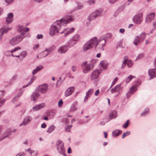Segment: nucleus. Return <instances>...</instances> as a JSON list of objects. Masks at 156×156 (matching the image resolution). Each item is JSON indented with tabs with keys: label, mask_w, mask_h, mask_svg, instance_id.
<instances>
[{
	"label": "nucleus",
	"mask_w": 156,
	"mask_h": 156,
	"mask_svg": "<svg viewBox=\"0 0 156 156\" xmlns=\"http://www.w3.org/2000/svg\"><path fill=\"white\" fill-rule=\"evenodd\" d=\"M17 30L20 33V34L12 38L9 41V44L13 46L18 44L22 41L24 37L23 36L25 34L26 32L29 31V28L22 26H19L18 27Z\"/></svg>",
	"instance_id": "f257e3e1"
},
{
	"label": "nucleus",
	"mask_w": 156,
	"mask_h": 156,
	"mask_svg": "<svg viewBox=\"0 0 156 156\" xmlns=\"http://www.w3.org/2000/svg\"><path fill=\"white\" fill-rule=\"evenodd\" d=\"M61 22L57 20L51 26L49 34L51 36H54L59 33V30L62 27Z\"/></svg>",
	"instance_id": "f03ea898"
},
{
	"label": "nucleus",
	"mask_w": 156,
	"mask_h": 156,
	"mask_svg": "<svg viewBox=\"0 0 156 156\" xmlns=\"http://www.w3.org/2000/svg\"><path fill=\"white\" fill-rule=\"evenodd\" d=\"M97 40V37H95L87 41L83 46V51L85 52L92 48L95 45Z\"/></svg>",
	"instance_id": "7ed1b4c3"
},
{
	"label": "nucleus",
	"mask_w": 156,
	"mask_h": 156,
	"mask_svg": "<svg viewBox=\"0 0 156 156\" xmlns=\"http://www.w3.org/2000/svg\"><path fill=\"white\" fill-rule=\"evenodd\" d=\"M80 39V36L77 34L74 35L68 41L67 45L71 48L76 44Z\"/></svg>",
	"instance_id": "20e7f679"
},
{
	"label": "nucleus",
	"mask_w": 156,
	"mask_h": 156,
	"mask_svg": "<svg viewBox=\"0 0 156 156\" xmlns=\"http://www.w3.org/2000/svg\"><path fill=\"white\" fill-rule=\"evenodd\" d=\"M102 12V10L101 9H98L90 14L88 16L87 19L89 21L94 20L101 16Z\"/></svg>",
	"instance_id": "39448f33"
},
{
	"label": "nucleus",
	"mask_w": 156,
	"mask_h": 156,
	"mask_svg": "<svg viewBox=\"0 0 156 156\" xmlns=\"http://www.w3.org/2000/svg\"><path fill=\"white\" fill-rule=\"evenodd\" d=\"M58 20L61 22V23L62 24V26H65L66 24L69 23L70 22L73 21L74 20V19L71 16L66 15Z\"/></svg>",
	"instance_id": "423d86ee"
},
{
	"label": "nucleus",
	"mask_w": 156,
	"mask_h": 156,
	"mask_svg": "<svg viewBox=\"0 0 156 156\" xmlns=\"http://www.w3.org/2000/svg\"><path fill=\"white\" fill-rule=\"evenodd\" d=\"M56 146L57 150L60 154H64L65 149L64 147V144L60 140H58L56 142Z\"/></svg>",
	"instance_id": "0eeeda50"
},
{
	"label": "nucleus",
	"mask_w": 156,
	"mask_h": 156,
	"mask_svg": "<svg viewBox=\"0 0 156 156\" xmlns=\"http://www.w3.org/2000/svg\"><path fill=\"white\" fill-rule=\"evenodd\" d=\"M136 82L137 83L134 84V86H132L130 89L129 90L127 93L126 96L127 97H129L132 95L136 90L137 89L136 87L140 84L141 82L140 80H137Z\"/></svg>",
	"instance_id": "6e6552de"
},
{
	"label": "nucleus",
	"mask_w": 156,
	"mask_h": 156,
	"mask_svg": "<svg viewBox=\"0 0 156 156\" xmlns=\"http://www.w3.org/2000/svg\"><path fill=\"white\" fill-rule=\"evenodd\" d=\"M81 67L83 73L86 74L88 73L91 69V66L90 64H88L87 62H85L81 64Z\"/></svg>",
	"instance_id": "1a4fd4ad"
},
{
	"label": "nucleus",
	"mask_w": 156,
	"mask_h": 156,
	"mask_svg": "<svg viewBox=\"0 0 156 156\" xmlns=\"http://www.w3.org/2000/svg\"><path fill=\"white\" fill-rule=\"evenodd\" d=\"M143 20V16L141 14H138L135 15L133 18V22L136 24H140Z\"/></svg>",
	"instance_id": "9d476101"
},
{
	"label": "nucleus",
	"mask_w": 156,
	"mask_h": 156,
	"mask_svg": "<svg viewBox=\"0 0 156 156\" xmlns=\"http://www.w3.org/2000/svg\"><path fill=\"white\" fill-rule=\"evenodd\" d=\"M32 117L30 115H28L25 117L23 122L20 125V126H25L29 124L32 121Z\"/></svg>",
	"instance_id": "9b49d317"
},
{
	"label": "nucleus",
	"mask_w": 156,
	"mask_h": 156,
	"mask_svg": "<svg viewBox=\"0 0 156 156\" xmlns=\"http://www.w3.org/2000/svg\"><path fill=\"white\" fill-rule=\"evenodd\" d=\"M68 45L66 44L61 46L58 49V52L60 54H62L66 53L69 49Z\"/></svg>",
	"instance_id": "f8f14e48"
},
{
	"label": "nucleus",
	"mask_w": 156,
	"mask_h": 156,
	"mask_svg": "<svg viewBox=\"0 0 156 156\" xmlns=\"http://www.w3.org/2000/svg\"><path fill=\"white\" fill-rule=\"evenodd\" d=\"M48 87L47 84H43L38 87L37 88V91L41 93H45L48 90Z\"/></svg>",
	"instance_id": "ddd939ff"
},
{
	"label": "nucleus",
	"mask_w": 156,
	"mask_h": 156,
	"mask_svg": "<svg viewBox=\"0 0 156 156\" xmlns=\"http://www.w3.org/2000/svg\"><path fill=\"white\" fill-rule=\"evenodd\" d=\"M24 90L22 89V88H20L17 90V93L16 96L14 97L12 100L13 102H15L16 100H18L21 96L22 95Z\"/></svg>",
	"instance_id": "4468645a"
},
{
	"label": "nucleus",
	"mask_w": 156,
	"mask_h": 156,
	"mask_svg": "<svg viewBox=\"0 0 156 156\" xmlns=\"http://www.w3.org/2000/svg\"><path fill=\"white\" fill-rule=\"evenodd\" d=\"M75 30V29L73 27L71 28H67L64 29L60 33L61 34H64V37H66L68 35L73 33Z\"/></svg>",
	"instance_id": "2eb2a0df"
},
{
	"label": "nucleus",
	"mask_w": 156,
	"mask_h": 156,
	"mask_svg": "<svg viewBox=\"0 0 156 156\" xmlns=\"http://www.w3.org/2000/svg\"><path fill=\"white\" fill-rule=\"evenodd\" d=\"M11 135V132L8 129L4 131L2 134L0 133V141H1L5 138L9 137Z\"/></svg>",
	"instance_id": "dca6fc26"
},
{
	"label": "nucleus",
	"mask_w": 156,
	"mask_h": 156,
	"mask_svg": "<svg viewBox=\"0 0 156 156\" xmlns=\"http://www.w3.org/2000/svg\"><path fill=\"white\" fill-rule=\"evenodd\" d=\"M106 42V39L105 38H103L101 39H99V41L97 42L95 44V47L98 45H99V48L101 49H102L103 50H104V49L103 48V47L105 45V43Z\"/></svg>",
	"instance_id": "f3484780"
},
{
	"label": "nucleus",
	"mask_w": 156,
	"mask_h": 156,
	"mask_svg": "<svg viewBox=\"0 0 156 156\" xmlns=\"http://www.w3.org/2000/svg\"><path fill=\"white\" fill-rule=\"evenodd\" d=\"M101 73L100 70L96 69L94 70L91 73V80H94L97 79Z\"/></svg>",
	"instance_id": "a211bd4d"
},
{
	"label": "nucleus",
	"mask_w": 156,
	"mask_h": 156,
	"mask_svg": "<svg viewBox=\"0 0 156 156\" xmlns=\"http://www.w3.org/2000/svg\"><path fill=\"white\" fill-rule=\"evenodd\" d=\"M155 13L154 12L150 13L148 14L146 18L145 22L147 23H150L154 18Z\"/></svg>",
	"instance_id": "6ab92c4d"
},
{
	"label": "nucleus",
	"mask_w": 156,
	"mask_h": 156,
	"mask_svg": "<svg viewBox=\"0 0 156 156\" xmlns=\"http://www.w3.org/2000/svg\"><path fill=\"white\" fill-rule=\"evenodd\" d=\"M55 48L56 47L55 46L52 45L48 48H46L44 51H43V52L44 53H45L46 52H47V53L46 54H45L43 56V57H45L48 55H49L54 51Z\"/></svg>",
	"instance_id": "aec40b11"
},
{
	"label": "nucleus",
	"mask_w": 156,
	"mask_h": 156,
	"mask_svg": "<svg viewBox=\"0 0 156 156\" xmlns=\"http://www.w3.org/2000/svg\"><path fill=\"white\" fill-rule=\"evenodd\" d=\"M40 94L37 90H36L34 91L31 96V100L34 101H36L38 99Z\"/></svg>",
	"instance_id": "412c9836"
},
{
	"label": "nucleus",
	"mask_w": 156,
	"mask_h": 156,
	"mask_svg": "<svg viewBox=\"0 0 156 156\" xmlns=\"http://www.w3.org/2000/svg\"><path fill=\"white\" fill-rule=\"evenodd\" d=\"M148 73L150 79L156 77V68L149 69L148 71Z\"/></svg>",
	"instance_id": "4be33fe9"
},
{
	"label": "nucleus",
	"mask_w": 156,
	"mask_h": 156,
	"mask_svg": "<svg viewBox=\"0 0 156 156\" xmlns=\"http://www.w3.org/2000/svg\"><path fill=\"white\" fill-rule=\"evenodd\" d=\"M74 87H71L68 88L65 92V96L68 97L70 96L74 92Z\"/></svg>",
	"instance_id": "5701e85b"
},
{
	"label": "nucleus",
	"mask_w": 156,
	"mask_h": 156,
	"mask_svg": "<svg viewBox=\"0 0 156 156\" xmlns=\"http://www.w3.org/2000/svg\"><path fill=\"white\" fill-rule=\"evenodd\" d=\"M21 49V47L18 46L17 47H15L14 49H13L12 50L9 51L11 53H12V55H11L13 57H16L18 58H20V55L19 54L17 55H14L13 53L14 52L18 50H20Z\"/></svg>",
	"instance_id": "b1692460"
},
{
	"label": "nucleus",
	"mask_w": 156,
	"mask_h": 156,
	"mask_svg": "<svg viewBox=\"0 0 156 156\" xmlns=\"http://www.w3.org/2000/svg\"><path fill=\"white\" fill-rule=\"evenodd\" d=\"M45 106V104L44 103L37 105L33 108V110L34 111H36L44 107Z\"/></svg>",
	"instance_id": "393cba45"
},
{
	"label": "nucleus",
	"mask_w": 156,
	"mask_h": 156,
	"mask_svg": "<svg viewBox=\"0 0 156 156\" xmlns=\"http://www.w3.org/2000/svg\"><path fill=\"white\" fill-rule=\"evenodd\" d=\"M121 89V85H116L115 87L113 88L111 90V92L112 93H114L115 92H118L119 94L120 92L119 90Z\"/></svg>",
	"instance_id": "a878e982"
},
{
	"label": "nucleus",
	"mask_w": 156,
	"mask_h": 156,
	"mask_svg": "<svg viewBox=\"0 0 156 156\" xmlns=\"http://www.w3.org/2000/svg\"><path fill=\"white\" fill-rule=\"evenodd\" d=\"M13 17V14L12 13L8 14L7 17L5 18L7 24H9L12 22Z\"/></svg>",
	"instance_id": "bb28decb"
},
{
	"label": "nucleus",
	"mask_w": 156,
	"mask_h": 156,
	"mask_svg": "<svg viewBox=\"0 0 156 156\" xmlns=\"http://www.w3.org/2000/svg\"><path fill=\"white\" fill-rule=\"evenodd\" d=\"M109 115L110 119L115 118L117 116V112L115 110L112 111L109 113Z\"/></svg>",
	"instance_id": "cd10ccee"
},
{
	"label": "nucleus",
	"mask_w": 156,
	"mask_h": 156,
	"mask_svg": "<svg viewBox=\"0 0 156 156\" xmlns=\"http://www.w3.org/2000/svg\"><path fill=\"white\" fill-rule=\"evenodd\" d=\"M5 94V92L3 90H0V107L5 103V99L1 100V98Z\"/></svg>",
	"instance_id": "c85d7f7f"
},
{
	"label": "nucleus",
	"mask_w": 156,
	"mask_h": 156,
	"mask_svg": "<svg viewBox=\"0 0 156 156\" xmlns=\"http://www.w3.org/2000/svg\"><path fill=\"white\" fill-rule=\"evenodd\" d=\"M142 42L140 38L138 36H136L133 41V44L137 46L139 44Z\"/></svg>",
	"instance_id": "c756f323"
},
{
	"label": "nucleus",
	"mask_w": 156,
	"mask_h": 156,
	"mask_svg": "<svg viewBox=\"0 0 156 156\" xmlns=\"http://www.w3.org/2000/svg\"><path fill=\"white\" fill-rule=\"evenodd\" d=\"M142 42L140 38L138 36H136L133 41V44L137 46L139 44Z\"/></svg>",
	"instance_id": "7c9ffc66"
},
{
	"label": "nucleus",
	"mask_w": 156,
	"mask_h": 156,
	"mask_svg": "<svg viewBox=\"0 0 156 156\" xmlns=\"http://www.w3.org/2000/svg\"><path fill=\"white\" fill-rule=\"evenodd\" d=\"M77 102L76 101H74L72 104L70 111V112H74L77 109Z\"/></svg>",
	"instance_id": "2f4dec72"
},
{
	"label": "nucleus",
	"mask_w": 156,
	"mask_h": 156,
	"mask_svg": "<svg viewBox=\"0 0 156 156\" xmlns=\"http://www.w3.org/2000/svg\"><path fill=\"white\" fill-rule=\"evenodd\" d=\"M122 133V131L119 129H117L113 131L112 135L114 137H117L119 136Z\"/></svg>",
	"instance_id": "473e14b6"
},
{
	"label": "nucleus",
	"mask_w": 156,
	"mask_h": 156,
	"mask_svg": "<svg viewBox=\"0 0 156 156\" xmlns=\"http://www.w3.org/2000/svg\"><path fill=\"white\" fill-rule=\"evenodd\" d=\"M27 52L26 51H24L21 52L20 53V60H22L27 55Z\"/></svg>",
	"instance_id": "72a5a7b5"
},
{
	"label": "nucleus",
	"mask_w": 156,
	"mask_h": 156,
	"mask_svg": "<svg viewBox=\"0 0 156 156\" xmlns=\"http://www.w3.org/2000/svg\"><path fill=\"white\" fill-rule=\"evenodd\" d=\"M146 34L144 32H142L139 35L138 37H140L141 40L143 42L145 39Z\"/></svg>",
	"instance_id": "f704fd0d"
},
{
	"label": "nucleus",
	"mask_w": 156,
	"mask_h": 156,
	"mask_svg": "<svg viewBox=\"0 0 156 156\" xmlns=\"http://www.w3.org/2000/svg\"><path fill=\"white\" fill-rule=\"evenodd\" d=\"M55 128V127L54 125H51L48 128L47 132L48 133H50L54 131Z\"/></svg>",
	"instance_id": "c9c22d12"
},
{
	"label": "nucleus",
	"mask_w": 156,
	"mask_h": 156,
	"mask_svg": "<svg viewBox=\"0 0 156 156\" xmlns=\"http://www.w3.org/2000/svg\"><path fill=\"white\" fill-rule=\"evenodd\" d=\"M11 29V28H7L5 29H3V31H2V34H1L0 35V39H1L2 37L3 36L4 34L7 33L8 31Z\"/></svg>",
	"instance_id": "e433bc0d"
},
{
	"label": "nucleus",
	"mask_w": 156,
	"mask_h": 156,
	"mask_svg": "<svg viewBox=\"0 0 156 156\" xmlns=\"http://www.w3.org/2000/svg\"><path fill=\"white\" fill-rule=\"evenodd\" d=\"M128 57L127 56H125L124 58V61L122 62L121 66V68H123L125 66L126 64L127 63V61Z\"/></svg>",
	"instance_id": "4c0bfd02"
},
{
	"label": "nucleus",
	"mask_w": 156,
	"mask_h": 156,
	"mask_svg": "<svg viewBox=\"0 0 156 156\" xmlns=\"http://www.w3.org/2000/svg\"><path fill=\"white\" fill-rule=\"evenodd\" d=\"M136 77L135 76H133L132 75H130L126 79V83H128L133 78H135Z\"/></svg>",
	"instance_id": "58836bf2"
},
{
	"label": "nucleus",
	"mask_w": 156,
	"mask_h": 156,
	"mask_svg": "<svg viewBox=\"0 0 156 156\" xmlns=\"http://www.w3.org/2000/svg\"><path fill=\"white\" fill-rule=\"evenodd\" d=\"M56 114V111L55 110L51 111L49 114V115L50 118H52L55 116Z\"/></svg>",
	"instance_id": "ea45409f"
},
{
	"label": "nucleus",
	"mask_w": 156,
	"mask_h": 156,
	"mask_svg": "<svg viewBox=\"0 0 156 156\" xmlns=\"http://www.w3.org/2000/svg\"><path fill=\"white\" fill-rule=\"evenodd\" d=\"M106 62L105 61H102L100 63V65L101 67L104 69L106 68Z\"/></svg>",
	"instance_id": "a19ab883"
},
{
	"label": "nucleus",
	"mask_w": 156,
	"mask_h": 156,
	"mask_svg": "<svg viewBox=\"0 0 156 156\" xmlns=\"http://www.w3.org/2000/svg\"><path fill=\"white\" fill-rule=\"evenodd\" d=\"M144 56V54L143 53L139 54L136 58V60H139L142 58Z\"/></svg>",
	"instance_id": "79ce46f5"
},
{
	"label": "nucleus",
	"mask_w": 156,
	"mask_h": 156,
	"mask_svg": "<svg viewBox=\"0 0 156 156\" xmlns=\"http://www.w3.org/2000/svg\"><path fill=\"white\" fill-rule=\"evenodd\" d=\"M72 126V125H68L66 126L65 128V131L67 132H70Z\"/></svg>",
	"instance_id": "37998d69"
},
{
	"label": "nucleus",
	"mask_w": 156,
	"mask_h": 156,
	"mask_svg": "<svg viewBox=\"0 0 156 156\" xmlns=\"http://www.w3.org/2000/svg\"><path fill=\"white\" fill-rule=\"evenodd\" d=\"M93 91L94 90L93 89H90L87 92L86 94L89 97H90L92 94Z\"/></svg>",
	"instance_id": "c03bdc74"
},
{
	"label": "nucleus",
	"mask_w": 156,
	"mask_h": 156,
	"mask_svg": "<svg viewBox=\"0 0 156 156\" xmlns=\"http://www.w3.org/2000/svg\"><path fill=\"white\" fill-rule=\"evenodd\" d=\"M83 8V5L82 4H79L77 5L75 9V10L80 9Z\"/></svg>",
	"instance_id": "a18cd8bd"
},
{
	"label": "nucleus",
	"mask_w": 156,
	"mask_h": 156,
	"mask_svg": "<svg viewBox=\"0 0 156 156\" xmlns=\"http://www.w3.org/2000/svg\"><path fill=\"white\" fill-rule=\"evenodd\" d=\"M87 2L88 3L89 5H91L95 4V1L94 0H89Z\"/></svg>",
	"instance_id": "49530a36"
},
{
	"label": "nucleus",
	"mask_w": 156,
	"mask_h": 156,
	"mask_svg": "<svg viewBox=\"0 0 156 156\" xmlns=\"http://www.w3.org/2000/svg\"><path fill=\"white\" fill-rule=\"evenodd\" d=\"M130 133V132L129 131H127L124 133L122 136V138H124L125 136L129 135Z\"/></svg>",
	"instance_id": "de8ad7c7"
},
{
	"label": "nucleus",
	"mask_w": 156,
	"mask_h": 156,
	"mask_svg": "<svg viewBox=\"0 0 156 156\" xmlns=\"http://www.w3.org/2000/svg\"><path fill=\"white\" fill-rule=\"evenodd\" d=\"M127 64L128 67L129 68H130L132 66L133 63L131 60H129L128 61Z\"/></svg>",
	"instance_id": "09e8293b"
},
{
	"label": "nucleus",
	"mask_w": 156,
	"mask_h": 156,
	"mask_svg": "<svg viewBox=\"0 0 156 156\" xmlns=\"http://www.w3.org/2000/svg\"><path fill=\"white\" fill-rule=\"evenodd\" d=\"M33 82V81L30 80L28 83L27 85L23 86L22 88H25L26 87L30 86L32 83Z\"/></svg>",
	"instance_id": "8fccbe9b"
},
{
	"label": "nucleus",
	"mask_w": 156,
	"mask_h": 156,
	"mask_svg": "<svg viewBox=\"0 0 156 156\" xmlns=\"http://www.w3.org/2000/svg\"><path fill=\"white\" fill-rule=\"evenodd\" d=\"M33 82V81L30 80L28 83L27 85L23 86L22 88H25L26 87L30 86L32 83Z\"/></svg>",
	"instance_id": "3c124183"
},
{
	"label": "nucleus",
	"mask_w": 156,
	"mask_h": 156,
	"mask_svg": "<svg viewBox=\"0 0 156 156\" xmlns=\"http://www.w3.org/2000/svg\"><path fill=\"white\" fill-rule=\"evenodd\" d=\"M118 78L117 77H115L114 79V80H113V81L112 82V85L110 87V88L112 87L113 85H114L115 83H116V82L117 81V80H118Z\"/></svg>",
	"instance_id": "603ef678"
},
{
	"label": "nucleus",
	"mask_w": 156,
	"mask_h": 156,
	"mask_svg": "<svg viewBox=\"0 0 156 156\" xmlns=\"http://www.w3.org/2000/svg\"><path fill=\"white\" fill-rule=\"evenodd\" d=\"M43 68V66L42 65H39L36 67V69L38 72Z\"/></svg>",
	"instance_id": "864d4df0"
},
{
	"label": "nucleus",
	"mask_w": 156,
	"mask_h": 156,
	"mask_svg": "<svg viewBox=\"0 0 156 156\" xmlns=\"http://www.w3.org/2000/svg\"><path fill=\"white\" fill-rule=\"evenodd\" d=\"M26 150L31 155L34 152V151L31 150L30 148H29L27 150Z\"/></svg>",
	"instance_id": "5fc2aeb1"
},
{
	"label": "nucleus",
	"mask_w": 156,
	"mask_h": 156,
	"mask_svg": "<svg viewBox=\"0 0 156 156\" xmlns=\"http://www.w3.org/2000/svg\"><path fill=\"white\" fill-rule=\"evenodd\" d=\"M17 78V75L16 74L14 75L12 77L11 80L13 81L16 80Z\"/></svg>",
	"instance_id": "6e6d98bb"
},
{
	"label": "nucleus",
	"mask_w": 156,
	"mask_h": 156,
	"mask_svg": "<svg viewBox=\"0 0 156 156\" xmlns=\"http://www.w3.org/2000/svg\"><path fill=\"white\" fill-rule=\"evenodd\" d=\"M129 120H128L126 123L123 125V127L124 128H127L128 125H129Z\"/></svg>",
	"instance_id": "4d7b16f0"
},
{
	"label": "nucleus",
	"mask_w": 156,
	"mask_h": 156,
	"mask_svg": "<svg viewBox=\"0 0 156 156\" xmlns=\"http://www.w3.org/2000/svg\"><path fill=\"white\" fill-rule=\"evenodd\" d=\"M153 27L156 29V20H154L153 22Z\"/></svg>",
	"instance_id": "13d9d810"
},
{
	"label": "nucleus",
	"mask_w": 156,
	"mask_h": 156,
	"mask_svg": "<svg viewBox=\"0 0 156 156\" xmlns=\"http://www.w3.org/2000/svg\"><path fill=\"white\" fill-rule=\"evenodd\" d=\"M43 37L42 34H37V38L38 39H42Z\"/></svg>",
	"instance_id": "bf43d9fd"
},
{
	"label": "nucleus",
	"mask_w": 156,
	"mask_h": 156,
	"mask_svg": "<svg viewBox=\"0 0 156 156\" xmlns=\"http://www.w3.org/2000/svg\"><path fill=\"white\" fill-rule=\"evenodd\" d=\"M62 82V80H61V77H60L59 80L57 81L56 84V86H57L58 84L59 83H61Z\"/></svg>",
	"instance_id": "052dcab7"
},
{
	"label": "nucleus",
	"mask_w": 156,
	"mask_h": 156,
	"mask_svg": "<svg viewBox=\"0 0 156 156\" xmlns=\"http://www.w3.org/2000/svg\"><path fill=\"white\" fill-rule=\"evenodd\" d=\"M14 0H5V3H7L8 4L10 3L13 2Z\"/></svg>",
	"instance_id": "680f3d73"
},
{
	"label": "nucleus",
	"mask_w": 156,
	"mask_h": 156,
	"mask_svg": "<svg viewBox=\"0 0 156 156\" xmlns=\"http://www.w3.org/2000/svg\"><path fill=\"white\" fill-rule=\"evenodd\" d=\"M62 104H63V101L62 99H61L59 101L58 103V106L59 107H60V106H62Z\"/></svg>",
	"instance_id": "e2e57ef3"
},
{
	"label": "nucleus",
	"mask_w": 156,
	"mask_h": 156,
	"mask_svg": "<svg viewBox=\"0 0 156 156\" xmlns=\"http://www.w3.org/2000/svg\"><path fill=\"white\" fill-rule=\"evenodd\" d=\"M111 34H107L105 35V39L106 38H109L111 37Z\"/></svg>",
	"instance_id": "0e129e2a"
},
{
	"label": "nucleus",
	"mask_w": 156,
	"mask_h": 156,
	"mask_svg": "<svg viewBox=\"0 0 156 156\" xmlns=\"http://www.w3.org/2000/svg\"><path fill=\"white\" fill-rule=\"evenodd\" d=\"M73 71L75 72L76 70V66H73L72 67Z\"/></svg>",
	"instance_id": "69168bd1"
},
{
	"label": "nucleus",
	"mask_w": 156,
	"mask_h": 156,
	"mask_svg": "<svg viewBox=\"0 0 156 156\" xmlns=\"http://www.w3.org/2000/svg\"><path fill=\"white\" fill-rule=\"evenodd\" d=\"M16 156H25V154L23 153H19L18 154L16 155Z\"/></svg>",
	"instance_id": "338daca9"
},
{
	"label": "nucleus",
	"mask_w": 156,
	"mask_h": 156,
	"mask_svg": "<svg viewBox=\"0 0 156 156\" xmlns=\"http://www.w3.org/2000/svg\"><path fill=\"white\" fill-rule=\"evenodd\" d=\"M38 71L36 69H34L32 72V74L33 75H34L36 74L37 72Z\"/></svg>",
	"instance_id": "774afa93"
}]
</instances>
